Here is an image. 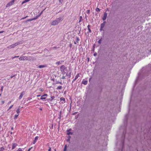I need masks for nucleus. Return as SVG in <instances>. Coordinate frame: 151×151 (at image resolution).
I'll return each instance as SVG.
<instances>
[{
  "label": "nucleus",
  "mask_w": 151,
  "mask_h": 151,
  "mask_svg": "<svg viewBox=\"0 0 151 151\" xmlns=\"http://www.w3.org/2000/svg\"><path fill=\"white\" fill-rule=\"evenodd\" d=\"M104 26V23H102L101 25V29H103Z\"/></svg>",
  "instance_id": "obj_19"
},
{
  "label": "nucleus",
  "mask_w": 151,
  "mask_h": 151,
  "mask_svg": "<svg viewBox=\"0 0 151 151\" xmlns=\"http://www.w3.org/2000/svg\"><path fill=\"white\" fill-rule=\"evenodd\" d=\"M19 59L20 60H23V56H21L19 58Z\"/></svg>",
  "instance_id": "obj_22"
},
{
  "label": "nucleus",
  "mask_w": 151,
  "mask_h": 151,
  "mask_svg": "<svg viewBox=\"0 0 151 151\" xmlns=\"http://www.w3.org/2000/svg\"><path fill=\"white\" fill-rule=\"evenodd\" d=\"M30 0H24V1H23L22 3V4H23L26 2H27L28 1H30Z\"/></svg>",
  "instance_id": "obj_18"
},
{
  "label": "nucleus",
  "mask_w": 151,
  "mask_h": 151,
  "mask_svg": "<svg viewBox=\"0 0 151 151\" xmlns=\"http://www.w3.org/2000/svg\"><path fill=\"white\" fill-rule=\"evenodd\" d=\"M101 39H100L98 41V42L99 44H100L101 43Z\"/></svg>",
  "instance_id": "obj_34"
},
{
  "label": "nucleus",
  "mask_w": 151,
  "mask_h": 151,
  "mask_svg": "<svg viewBox=\"0 0 151 151\" xmlns=\"http://www.w3.org/2000/svg\"><path fill=\"white\" fill-rule=\"evenodd\" d=\"M42 11L41 13H40V15H41V14H42Z\"/></svg>",
  "instance_id": "obj_54"
},
{
  "label": "nucleus",
  "mask_w": 151,
  "mask_h": 151,
  "mask_svg": "<svg viewBox=\"0 0 151 151\" xmlns=\"http://www.w3.org/2000/svg\"><path fill=\"white\" fill-rule=\"evenodd\" d=\"M18 115H19V114H15L14 116V120H16V119H17V117H18Z\"/></svg>",
  "instance_id": "obj_17"
},
{
  "label": "nucleus",
  "mask_w": 151,
  "mask_h": 151,
  "mask_svg": "<svg viewBox=\"0 0 151 151\" xmlns=\"http://www.w3.org/2000/svg\"><path fill=\"white\" fill-rule=\"evenodd\" d=\"M60 100L61 101H62L61 102L62 104H63L65 102V98L63 97H61L60 98Z\"/></svg>",
  "instance_id": "obj_11"
},
{
  "label": "nucleus",
  "mask_w": 151,
  "mask_h": 151,
  "mask_svg": "<svg viewBox=\"0 0 151 151\" xmlns=\"http://www.w3.org/2000/svg\"><path fill=\"white\" fill-rule=\"evenodd\" d=\"M40 96H41V95H38L37 96V97H40Z\"/></svg>",
  "instance_id": "obj_50"
},
{
  "label": "nucleus",
  "mask_w": 151,
  "mask_h": 151,
  "mask_svg": "<svg viewBox=\"0 0 151 151\" xmlns=\"http://www.w3.org/2000/svg\"><path fill=\"white\" fill-rule=\"evenodd\" d=\"M79 76V74H78L75 76V78L76 79H77L78 78Z\"/></svg>",
  "instance_id": "obj_24"
},
{
  "label": "nucleus",
  "mask_w": 151,
  "mask_h": 151,
  "mask_svg": "<svg viewBox=\"0 0 151 151\" xmlns=\"http://www.w3.org/2000/svg\"><path fill=\"white\" fill-rule=\"evenodd\" d=\"M90 13V11L89 10H88L86 11V13L88 14H89Z\"/></svg>",
  "instance_id": "obj_29"
},
{
  "label": "nucleus",
  "mask_w": 151,
  "mask_h": 151,
  "mask_svg": "<svg viewBox=\"0 0 151 151\" xmlns=\"http://www.w3.org/2000/svg\"><path fill=\"white\" fill-rule=\"evenodd\" d=\"M15 0H12V1L8 3L6 6V7H8L12 5L14 3Z\"/></svg>",
  "instance_id": "obj_4"
},
{
  "label": "nucleus",
  "mask_w": 151,
  "mask_h": 151,
  "mask_svg": "<svg viewBox=\"0 0 151 151\" xmlns=\"http://www.w3.org/2000/svg\"><path fill=\"white\" fill-rule=\"evenodd\" d=\"M83 20V17L82 16H80L79 17V22L80 23Z\"/></svg>",
  "instance_id": "obj_15"
},
{
  "label": "nucleus",
  "mask_w": 151,
  "mask_h": 151,
  "mask_svg": "<svg viewBox=\"0 0 151 151\" xmlns=\"http://www.w3.org/2000/svg\"><path fill=\"white\" fill-rule=\"evenodd\" d=\"M51 147H49V149L48 150V151H51Z\"/></svg>",
  "instance_id": "obj_39"
},
{
  "label": "nucleus",
  "mask_w": 151,
  "mask_h": 151,
  "mask_svg": "<svg viewBox=\"0 0 151 151\" xmlns=\"http://www.w3.org/2000/svg\"><path fill=\"white\" fill-rule=\"evenodd\" d=\"M41 15H40V14L38 16H37L36 17L32 19H29L27 20V21H32V20H35L38 17H40Z\"/></svg>",
  "instance_id": "obj_10"
},
{
  "label": "nucleus",
  "mask_w": 151,
  "mask_h": 151,
  "mask_svg": "<svg viewBox=\"0 0 151 151\" xmlns=\"http://www.w3.org/2000/svg\"><path fill=\"white\" fill-rule=\"evenodd\" d=\"M27 17H28V16H26L25 17H23L21 19H25Z\"/></svg>",
  "instance_id": "obj_36"
},
{
  "label": "nucleus",
  "mask_w": 151,
  "mask_h": 151,
  "mask_svg": "<svg viewBox=\"0 0 151 151\" xmlns=\"http://www.w3.org/2000/svg\"><path fill=\"white\" fill-rule=\"evenodd\" d=\"M62 17H60L58 18H56L55 20L52 22L51 24L52 25H55L58 24L62 21Z\"/></svg>",
  "instance_id": "obj_1"
},
{
  "label": "nucleus",
  "mask_w": 151,
  "mask_h": 151,
  "mask_svg": "<svg viewBox=\"0 0 151 151\" xmlns=\"http://www.w3.org/2000/svg\"><path fill=\"white\" fill-rule=\"evenodd\" d=\"M18 146V145L17 143H13L12 144V150L14 149L16 147Z\"/></svg>",
  "instance_id": "obj_7"
},
{
  "label": "nucleus",
  "mask_w": 151,
  "mask_h": 151,
  "mask_svg": "<svg viewBox=\"0 0 151 151\" xmlns=\"http://www.w3.org/2000/svg\"><path fill=\"white\" fill-rule=\"evenodd\" d=\"M39 90L42 92L43 91V90L42 89V88H40L39 89Z\"/></svg>",
  "instance_id": "obj_35"
},
{
  "label": "nucleus",
  "mask_w": 151,
  "mask_h": 151,
  "mask_svg": "<svg viewBox=\"0 0 151 151\" xmlns=\"http://www.w3.org/2000/svg\"><path fill=\"white\" fill-rule=\"evenodd\" d=\"M28 57L27 56H23V60H27Z\"/></svg>",
  "instance_id": "obj_16"
},
{
  "label": "nucleus",
  "mask_w": 151,
  "mask_h": 151,
  "mask_svg": "<svg viewBox=\"0 0 151 151\" xmlns=\"http://www.w3.org/2000/svg\"><path fill=\"white\" fill-rule=\"evenodd\" d=\"M100 9L98 8H97L96 9V11H100Z\"/></svg>",
  "instance_id": "obj_33"
},
{
  "label": "nucleus",
  "mask_w": 151,
  "mask_h": 151,
  "mask_svg": "<svg viewBox=\"0 0 151 151\" xmlns=\"http://www.w3.org/2000/svg\"><path fill=\"white\" fill-rule=\"evenodd\" d=\"M77 79H76L75 78L73 80V81H75Z\"/></svg>",
  "instance_id": "obj_51"
},
{
  "label": "nucleus",
  "mask_w": 151,
  "mask_h": 151,
  "mask_svg": "<svg viewBox=\"0 0 151 151\" xmlns=\"http://www.w3.org/2000/svg\"><path fill=\"white\" fill-rule=\"evenodd\" d=\"M107 14L106 12H105L104 14V16L103 17L102 19L103 20H105L106 18Z\"/></svg>",
  "instance_id": "obj_8"
},
{
  "label": "nucleus",
  "mask_w": 151,
  "mask_h": 151,
  "mask_svg": "<svg viewBox=\"0 0 151 151\" xmlns=\"http://www.w3.org/2000/svg\"><path fill=\"white\" fill-rule=\"evenodd\" d=\"M13 105H12L8 109V111L9 110V109H11V108H12V107H13Z\"/></svg>",
  "instance_id": "obj_30"
},
{
  "label": "nucleus",
  "mask_w": 151,
  "mask_h": 151,
  "mask_svg": "<svg viewBox=\"0 0 151 151\" xmlns=\"http://www.w3.org/2000/svg\"><path fill=\"white\" fill-rule=\"evenodd\" d=\"M32 148V147H31L30 148H29L28 151H30L31 150Z\"/></svg>",
  "instance_id": "obj_40"
},
{
  "label": "nucleus",
  "mask_w": 151,
  "mask_h": 151,
  "mask_svg": "<svg viewBox=\"0 0 151 151\" xmlns=\"http://www.w3.org/2000/svg\"><path fill=\"white\" fill-rule=\"evenodd\" d=\"M72 45V44H70V47H71Z\"/></svg>",
  "instance_id": "obj_49"
},
{
  "label": "nucleus",
  "mask_w": 151,
  "mask_h": 151,
  "mask_svg": "<svg viewBox=\"0 0 151 151\" xmlns=\"http://www.w3.org/2000/svg\"><path fill=\"white\" fill-rule=\"evenodd\" d=\"M61 63L60 62V61H58L56 63L59 64H60Z\"/></svg>",
  "instance_id": "obj_38"
},
{
  "label": "nucleus",
  "mask_w": 151,
  "mask_h": 151,
  "mask_svg": "<svg viewBox=\"0 0 151 151\" xmlns=\"http://www.w3.org/2000/svg\"><path fill=\"white\" fill-rule=\"evenodd\" d=\"M24 94V91L22 92L21 93L20 95L19 96V99H20L22 98V97H23Z\"/></svg>",
  "instance_id": "obj_13"
},
{
  "label": "nucleus",
  "mask_w": 151,
  "mask_h": 151,
  "mask_svg": "<svg viewBox=\"0 0 151 151\" xmlns=\"http://www.w3.org/2000/svg\"><path fill=\"white\" fill-rule=\"evenodd\" d=\"M16 151H23L22 149L21 148H19Z\"/></svg>",
  "instance_id": "obj_25"
},
{
  "label": "nucleus",
  "mask_w": 151,
  "mask_h": 151,
  "mask_svg": "<svg viewBox=\"0 0 151 151\" xmlns=\"http://www.w3.org/2000/svg\"><path fill=\"white\" fill-rule=\"evenodd\" d=\"M38 136H36L35 138V140L32 143L33 144H35V143L37 142V139H38Z\"/></svg>",
  "instance_id": "obj_9"
},
{
  "label": "nucleus",
  "mask_w": 151,
  "mask_h": 151,
  "mask_svg": "<svg viewBox=\"0 0 151 151\" xmlns=\"http://www.w3.org/2000/svg\"><path fill=\"white\" fill-rule=\"evenodd\" d=\"M88 81H87L83 80L82 81V83L84 85H86L87 84Z\"/></svg>",
  "instance_id": "obj_14"
},
{
  "label": "nucleus",
  "mask_w": 151,
  "mask_h": 151,
  "mask_svg": "<svg viewBox=\"0 0 151 151\" xmlns=\"http://www.w3.org/2000/svg\"><path fill=\"white\" fill-rule=\"evenodd\" d=\"M90 26L89 25H88L87 26L88 29H90Z\"/></svg>",
  "instance_id": "obj_44"
},
{
  "label": "nucleus",
  "mask_w": 151,
  "mask_h": 151,
  "mask_svg": "<svg viewBox=\"0 0 151 151\" xmlns=\"http://www.w3.org/2000/svg\"><path fill=\"white\" fill-rule=\"evenodd\" d=\"M4 32V31H0V33H2Z\"/></svg>",
  "instance_id": "obj_48"
},
{
  "label": "nucleus",
  "mask_w": 151,
  "mask_h": 151,
  "mask_svg": "<svg viewBox=\"0 0 151 151\" xmlns=\"http://www.w3.org/2000/svg\"><path fill=\"white\" fill-rule=\"evenodd\" d=\"M11 102V101H9L8 102V104H10Z\"/></svg>",
  "instance_id": "obj_45"
},
{
  "label": "nucleus",
  "mask_w": 151,
  "mask_h": 151,
  "mask_svg": "<svg viewBox=\"0 0 151 151\" xmlns=\"http://www.w3.org/2000/svg\"><path fill=\"white\" fill-rule=\"evenodd\" d=\"M68 131V133H67V134L68 135H69V134H72V133L71 132H69Z\"/></svg>",
  "instance_id": "obj_31"
},
{
  "label": "nucleus",
  "mask_w": 151,
  "mask_h": 151,
  "mask_svg": "<svg viewBox=\"0 0 151 151\" xmlns=\"http://www.w3.org/2000/svg\"><path fill=\"white\" fill-rule=\"evenodd\" d=\"M66 69V67L64 65H62L60 67V70L63 74L65 73H64Z\"/></svg>",
  "instance_id": "obj_3"
},
{
  "label": "nucleus",
  "mask_w": 151,
  "mask_h": 151,
  "mask_svg": "<svg viewBox=\"0 0 151 151\" xmlns=\"http://www.w3.org/2000/svg\"><path fill=\"white\" fill-rule=\"evenodd\" d=\"M55 151H56V149H55Z\"/></svg>",
  "instance_id": "obj_58"
},
{
  "label": "nucleus",
  "mask_w": 151,
  "mask_h": 151,
  "mask_svg": "<svg viewBox=\"0 0 151 151\" xmlns=\"http://www.w3.org/2000/svg\"><path fill=\"white\" fill-rule=\"evenodd\" d=\"M11 133V134H12V132H11V133Z\"/></svg>",
  "instance_id": "obj_57"
},
{
  "label": "nucleus",
  "mask_w": 151,
  "mask_h": 151,
  "mask_svg": "<svg viewBox=\"0 0 151 151\" xmlns=\"http://www.w3.org/2000/svg\"><path fill=\"white\" fill-rule=\"evenodd\" d=\"M4 103V101H1V103L2 104H3Z\"/></svg>",
  "instance_id": "obj_47"
},
{
  "label": "nucleus",
  "mask_w": 151,
  "mask_h": 151,
  "mask_svg": "<svg viewBox=\"0 0 151 151\" xmlns=\"http://www.w3.org/2000/svg\"><path fill=\"white\" fill-rule=\"evenodd\" d=\"M47 67V65H40L38 66V68H44L45 67Z\"/></svg>",
  "instance_id": "obj_12"
},
{
  "label": "nucleus",
  "mask_w": 151,
  "mask_h": 151,
  "mask_svg": "<svg viewBox=\"0 0 151 151\" xmlns=\"http://www.w3.org/2000/svg\"><path fill=\"white\" fill-rule=\"evenodd\" d=\"M88 31H89V32H90V33H91V29H88Z\"/></svg>",
  "instance_id": "obj_43"
},
{
  "label": "nucleus",
  "mask_w": 151,
  "mask_h": 151,
  "mask_svg": "<svg viewBox=\"0 0 151 151\" xmlns=\"http://www.w3.org/2000/svg\"><path fill=\"white\" fill-rule=\"evenodd\" d=\"M63 0H59V2L60 3H62L63 1Z\"/></svg>",
  "instance_id": "obj_41"
},
{
  "label": "nucleus",
  "mask_w": 151,
  "mask_h": 151,
  "mask_svg": "<svg viewBox=\"0 0 151 151\" xmlns=\"http://www.w3.org/2000/svg\"><path fill=\"white\" fill-rule=\"evenodd\" d=\"M65 77L64 76H63L62 77V78L63 79H65Z\"/></svg>",
  "instance_id": "obj_37"
},
{
  "label": "nucleus",
  "mask_w": 151,
  "mask_h": 151,
  "mask_svg": "<svg viewBox=\"0 0 151 151\" xmlns=\"http://www.w3.org/2000/svg\"><path fill=\"white\" fill-rule=\"evenodd\" d=\"M15 76V75H12L11 76V78H13V77H14V76Z\"/></svg>",
  "instance_id": "obj_42"
},
{
  "label": "nucleus",
  "mask_w": 151,
  "mask_h": 151,
  "mask_svg": "<svg viewBox=\"0 0 151 151\" xmlns=\"http://www.w3.org/2000/svg\"><path fill=\"white\" fill-rule=\"evenodd\" d=\"M66 149H67V145H65V146L64 147V151H66Z\"/></svg>",
  "instance_id": "obj_27"
},
{
  "label": "nucleus",
  "mask_w": 151,
  "mask_h": 151,
  "mask_svg": "<svg viewBox=\"0 0 151 151\" xmlns=\"http://www.w3.org/2000/svg\"><path fill=\"white\" fill-rule=\"evenodd\" d=\"M74 44H76V42H74Z\"/></svg>",
  "instance_id": "obj_55"
},
{
  "label": "nucleus",
  "mask_w": 151,
  "mask_h": 151,
  "mask_svg": "<svg viewBox=\"0 0 151 151\" xmlns=\"http://www.w3.org/2000/svg\"><path fill=\"white\" fill-rule=\"evenodd\" d=\"M40 110H42V109L40 108Z\"/></svg>",
  "instance_id": "obj_56"
},
{
  "label": "nucleus",
  "mask_w": 151,
  "mask_h": 151,
  "mask_svg": "<svg viewBox=\"0 0 151 151\" xmlns=\"http://www.w3.org/2000/svg\"><path fill=\"white\" fill-rule=\"evenodd\" d=\"M3 87H2L1 88V91H3Z\"/></svg>",
  "instance_id": "obj_52"
},
{
  "label": "nucleus",
  "mask_w": 151,
  "mask_h": 151,
  "mask_svg": "<svg viewBox=\"0 0 151 151\" xmlns=\"http://www.w3.org/2000/svg\"><path fill=\"white\" fill-rule=\"evenodd\" d=\"M19 57V56H15L14 57H13L12 58V59H14V58H18Z\"/></svg>",
  "instance_id": "obj_32"
},
{
  "label": "nucleus",
  "mask_w": 151,
  "mask_h": 151,
  "mask_svg": "<svg viewBox=\"0 0 151 151\" xmlns=\"http://www.w3.org/2000/svg\"><path fill=\"white\" fill-rule=\"evenodd\" d=\"M62 86H58L57 88V90H60V89H62Z\"/></svg>",
  "instance_id": "obj_21"
},
{
  "label": "nucleus",
  "mask_w": 151,
  "mask_h": 151,
  "mask_svg": "<svg viewBox=\"0 0 151 151\" xmlns=\"http://www.w3.org/2000/svg\"><path fill=\"white\" fill-rule=\"evenodd\" d=\"M52 48H53V49H56V48H57V47H52Z\"/></svg>",
  "instance_id": "obj_46"
},
{
  "label": "nucleus",
  "mask_w": 151,
  "mask_h": 151,
  "mask_svg": "<svg viewBox=\"0 0 151 151\" xmlns=\"http://www.w3.org/2000/svg\"><path fill=\"white\" fill-rule=\"evenodd\" d=\"M4 150V147H2L0 148V151H3Z\"/></svg>",
  "instance_id": "obj_23"
},
{
  "label": "nucleus",
  "mask_w": 151,
  "mask_h": 151,
  "mask_svg": "<svg viewBox=\"0 0 151 151\" xmlns=\"http://www.w3.org/2000/svg\"><path fill=\"white\" fill-rule=\"evenodd\" d=\"M47 96H48V95L47 94H44V95H42L41 96V97L40 98V99L42 100H45L46 99V98L47 97Z\"/></svg>",
  "instance_id": "obj_5"
},
{
  "label": "nucleus",
  "mask_w": 151,
  "mask_h": 151,
  "mask_svg": "<svg viewBox=\"0 0 151 151\" xmlns=\"http://www.w3.org/2000/svg\"><path fill=\"white\" fill-rule=\"evenodd\" d=\"M22 41L18 42L16 43H15L11 45L8 46L7 47V48L10 49L13 48L15 47L16 46H17L22 44Z\"/></svg>",
  "instance_id": "obj_2"
},
{
  "label": "nucleus",
  "mask_w": 151,
  "mask_h": 151,
  "mask_svg": "<svg viewBox=\"0 0 151 151\" xmlns=\"http://www.w3.org/2000/svg\"><path fill=\"white\" fill-rule=\"evenodd\" d=\"M11 129H12V130H13V129H14V128H13V127H12L11 128Z\"/></svg>",
  "instance_id": "obj_53"
},
{
  "label": "nucleus",
  "mask_w": 151,
  "mask_h": 151,
  "mask_svg": "<svg viewBox=\"0 0 151 151\" xmlns=\"http://www.w3.org/2000/svg\"><path fill=\"white\" fill-rule=\"evenodd\" d=\"M35 59L32 58V57L29 56L28 58H27V60L31 61H34Z\"/></svg>",
  "instance_id": "obj_6"
},
{
  "label": "nucleus",
  "mask_w": 151,
  "mask_h": 151,
  "mask_svg": "<svg viewBox=\"0 0 151 151\" xmlns=\"http://www.w3.org/2000/svg\"><path fill=\"white\" fill-rule=\"evenodd\" d=\"M16 112L17 114H19L20 112L19 108H18L17 109V110H16Z\"/></svg>",
  "instance_id": "obj_20"
},
{
  "label": "nucleus",
  "mask_w": 151,
  "mask_h": 151,
  "mask_svg": "<svg viewBox=\"0 0 151 151\" xmlns=\"http://www.w3.org/2000/svg\"><path fill=\"white\" fill-rule=\"evenodd\" d=\"M79 41V39L78 37H77L76 38V42H78Z\"/></svg>",
  "instance_id": "obj_28"
},
{
  "label": "nucleus",
  "mask_w": 151,
  "mask_h": 151,
  "mask_svg": "<svg viewBox=\"0 0 151 151\" xmlns=\"http://www.w3.org/2000/svg\"><path fill=\"white\" fill-rule=\"evenodd\" d=\"M55 97L54 96H52L51 97V100H50L51 101H52L54 99Z\"/></svg>",
  "instance_id": "obj_26"
}]
</instances>
